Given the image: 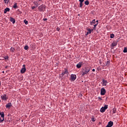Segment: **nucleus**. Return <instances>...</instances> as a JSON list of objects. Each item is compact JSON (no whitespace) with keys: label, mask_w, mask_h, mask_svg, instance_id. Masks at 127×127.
<instances>
[{"label":"nucleus","mask_w":127,"mask_h":127,"mask_svg":"<svg viewBox=\"0 0 127 127\" xmlns=\"http://www.w3.org/2000/svg\"><path fill=\"white\" fill-rule=\"evenodd\" d=\"M90 69L89 67H85V69H83L82 71V76H84V75H86V74H88L90 71Z\"/></svg>","instance_id":"f257e3e1"},{"label":"nucleus","mask_w":127,"mask_h":127,"mask_svg":"<svg viewBox=\"0 0 127 127\" xmlns=\"http://www.w3.org/2000/svg\"><path fill=\"white\" fill-rule=\"evenodd\" d=\"M38 9L39 11H45L46 9V5L42 4L38 7Z\"/></svg>","instance_id":"f03ea898"},{"label":"nucleus","mask_w":127,"mask_h":127,"mask_svg":"<svg viewBox=\"0 0 127 127\" xmlns=\"http://www.w3.org/2000/svg\"><path fill=\"white\" fill-rule=\"evenodd\" d=\"M108 109V105H105L104 107H102L100 109L101 113H105L106 112V110Z\"/></svg>","instance_id":"7ed1b4c3"},{"label":"nucleus","mask_w":127,"mask_h":127,"mask_svg":"<svg viewBox=\"0 0 127 127\" xmlns=\"http://www.w3.org/2000/svg\"><path fill=\"white\" fill-rule=\"evenodd\" d=\"M76 78H77V76L75 74H71L70 79L72 82L75 81L76 80Z\"/></svg>","instance_id":"20e7f679"},{"label":"nucleus","mask_w":127,"mask_h":127,"mask_svg":"<svg viewBox=\"0 0 127 127\" xmlns=\"http://www.w3.org/2000/svg\"><path fill=\"white\" fill-rule=\"evenodd\" d=\"M100 94L101 96H104L106 94V89L104 87L101 88Z\"/></svg>","instance_id":"39448f33"},{"label":"nucleus","mask_w":127,"mask_h":127,"mask_svg":"<svg viewBox=\"0 0 127 127\" xmlns=\"http://www.w3.org/2000/svg\"><path fill=\"white\" fill-rule=\"evenodd\" d=\"M87 32L86 33V34H85V35H88V34H91V33H92V32H93V30H94V29H90V28H87Z\"/></svg>","instance_id":"423d86ee"},{"label":"nucleus","mask_w":127,"mask_h":127,"mask_svg":"<svg viewBox=\"0 0 127 127\" xmlns=\"http://www.w3.org/2000/svg\"><path fill=\"white\" fill-rule=\"evenodd\" d=\"M113 126H114V122L110 121L106 127H112Z\"/></svg>","instance_id":"0eeeda50"},{"label":"nucleus","mask_w":127,"mask_h":127,"mask_svg":"<svg viewBox=\"0 0 127 127\" xmlns=\"http://www.w3.org/2000/svg\"><path fill=\"white\" fill-rule=\"evenodd\" d=\"M82 65H83V62H79L76 64V67L78 68V69H80V68L82 67Z\"/></svg>","instance_id":"6e6552de"},{"label":"nucleus","mask_w":127,"mask_h":127,"mask_svg":"<svg viewBox=\"0 0 127 127\" xmlns=\"http://www.w3.org/2000/svg\"><path fill=\"white\" fill-rule=\"evenodd\" d=\"M1 98L3 101H6V100H7V97H6V94H4L3 95L1 96Z\"/></svg>","instance_id":"1a4fd4ad"},{"label":"nucleus","mask_w":127,"mask_h":127,"mask_svg":"<svg viewBox=\"0 0 127 127\" xmlns=\"http://www.w3.org/2000/svg\"><path fill=\"white\" fill-rule=\"evenodd\" d=\"M21 74H24L26 72V68L22 67L20 70Z\"/></svg>","instance_id":"9d476101"},{"label":"nucleus","mask_w":127,"mask_h":127,"mask_svg":"<svg viewBox=\"0 0 127 127\" xmlns=\"http://www.w3.org/2000/svg\"><path fill=\"white\" fill-rule=\"evenodd\" d=\"M102 82H103L102 86H107V84H108V81L105 79H103Z\"/></svg>","instance_id":"9b49d317"},{"label":"nucleus","mask_w":127,"mask_h":127,"mask_svg":"<svg viewBox=\"0 0 127 127\" xmlns=\"http://www.w3.org/2000/svg\"><path fill=\"white\" fill-rule=\"evenodd\" d=\"M10 21H11V22H12L13 24L15 23V19L13 17H10Z\"/></svg>","instance_id":"f8f14e48"},{"label":"nucleus","mask_w":127,"mask_h":127,"mask_svg":"<svg viewBox=\"0 0 127 127\" xmlns=\"http://www.w3.org/2000/svg\"><path fill=\"white\" fill-rule=\"evenodd\" d=\"M10 10V9H9V8H8V7H7L4 9V13H6V12H7V11H9Z\"/></svg>","instance_id":"ddd939ff"},{"label":"nucleus","mask_w":127,"mask_h":127,"mask_svg":"<svg viewBox=\"0 0 127 127\" xmlns=\"http://www.w3.org/2000/svg\"><path fill=\"white\" fill-rule=\"evenodd\" d=\"M11 107V103H8L6 105V108H8L9 109Z\"/></svg>","instance_id":"4468645a"},{"label":"nucleus","mask_w":127,"mask_h":127,"mask_svg":"<svg viewBox=\"0 0 127 127\" xmlns=\"http://www.w3.org/2000/svg\"><path fill=\"white\" fill-rule=\"evenodd\" d=\"M118 45V42H113L112 44V46H117Z\"/></svg>","instance_id":"2eb2a0df"},{"label":"nucleus","mask_w":127,"mask_h":127,"mask_svg":"<svg viewBox=\"0 0 127 127\" xmlns=\"http://www.w3.org/2000/svg\"><path fill=\"white\" fill-rule=\"evenodd\" d=\"M96 23V19H93L92 21L90 22L91 25H93V24H95Z\"/></svg>","instance_id":"dca6fc26"},{"label":"nucleus","mask_w":127,"mask_h":127,"mask_svg":"<svg viewBox=\"0 0 127 127\" xmlns=\"http://www.w3.org/2000/svg\"><path fill=\"white\" fill-rule=\"evenodd\" d=\"M65 74H68V70H67V69H65V70L62 73V76H64Z\"/></svg>","instance_id":"f3484780"},{"label":"nucleus","mask_w":127,"mask_h":127,"mask_svg":"<svg viewBox=\"0 0 127 127\" xmlns=\"http://www.w3.org/2000/svg\"><path fill=\"white\" fill-rule=\"evenodd\" d=\"M0 116H1V118H4V113L3 112H0Z\"/></svg>","instance_id":"a211bd4d"},{"label":"nucleus","mask_w":127,"mask_h":127,"mask_svg":"<svg viewBox=\"0 0 127 127\" xmlns=\"http://www.w3.org/2000/svg\"><path fill=\"white\" fill-rule=\"evenodd\" d=\"M84 3L86 5H89L90 2H89V0H87L84 2Z\"/></svg>","instance_id":"6ab92c4d"},{"label":"nucleus","mask_w":127,"mask_h":127,"mask_svg":"<svg viewBox=\"0 0 127 127\" xmlns=\"http://www.w3.org/2000/svg\"><path fill=\"white\" fill-rule=\"evenodd\" d=\"M13 8H17V3H15L13 6Z\"/></svg>","instance_id":"aec40b11"},{"label":"nucleus","mask_w":127,"mask_h":127,"mask_svg":"<svg viewBox=\"0 0 127 127\" xmlns=\"http://www.w3.org/2000/svg\"><path fill=\"white\" fill-rule=\"evenodd\" d=\"M1 118H0V123H2L3 121H4V117H1Z\"/></svg>","instance_id":"412c9836"},{"label":"nucleus","mask_w":127,"mask_h":127,"mask_svg":"<svg viewBox=\"0 0 127 127\" xmlns=\"http://www.w3.org/2000/svg\"><path fill=\"white\" fill-rule=\"evenodd\" d=\"M10 51L12 52H14V48L13 47H11L10 49Z\"/></svg>","instance_id":"4be33fe9"},{"label":"nucleus","mask_w":127,"mask_h":127,"mask_svg":"<svg viewBox=\"0 0 127 127\" xmlns=\"http://www.w3.org/2000/svg\"><path fill=\"white\" fill-rule=\"evenodd\" d=\"M116 112H117V109L116 108H113V113L116 114Z\"/></svg>","instance_id":"5701e85b"},{"label":"nucleus","mask_w":127,"mask_h":127,"mask_svg":"<svg viewBox=\"0 0 127 127\" xmlns=\"http://www.w3.org/2000/svg\"><path fill=\"white\" fill-rule=\"evenodd\" d=\"M114 37H115V34H111L110 35V38H114Z\"/></svg>","instance_id":"b1692460"},{"label":"nucleus","mask_w":127,"mask_h":127,"mask_svg":"<svg viewBox=\"0 0 127 127\" xmlns=\"http://www.w3.org/2000/svg\"><path fill=\"white\" fill-rule=\"evenodd\" d=\"M123 52L124 53H127V48H124V50L123 51Z\"/></svg>","instance_id":"393cba45"},{"label":"nucleus","mask_w":127,"mask_h":127,"mask_svg":"<svg viewBox=\"0 0 127 127\" xmlns=\"http://www.w3.org/2000/svg\"><path fill=\"white\" fill-rule=\"evenodd\" d=\"M3 58L5 60H8V56H5L3 57Z\"/></svg>","instance_id":"a878e982"},{"label":"nucleus","mask_w":127,"mask_h":127,"mask_svg":"<svg viewBox=\"0 0 127 127\" xmlns=\"http://www.w3.org/2000/svg\"><path fill=\"white\" fill-rule=\"evenodd\" d=\"M82 6H83V2H80L79 7H82Z\"/></svg>","instance_id":"bb28decb"},{"label":"nucleus","mask_w":127,"mask_h":127,"mask_svg":"<svg viewBox=\"0 0 127 127\" xmlns=\"http://www.w3.org/2000/svg\"><path fill=\"white\" fill-rule=\"evenodd\" d=\"M97 25H98V23H96L95 25H94L93 29H94V30H96V27H97Z\"/></svg>","instance_id":"cd10ccee"},{"label":"nucleus","mask_w":127,"mask_h":127,"mask_svg":"<svg viewBox=\"0 0 127 127\" xmlns=\"http://www.w3.org/2000/svg\"><path fill=\"white\" fill-rule=\"evenodd\" d=\"M111 63V61H108L106 63V65H110V63Z\"/></svg>","instance_id":"c85d7f7f"},{"label":"nucleus","mask_w":127,"mask_h":127,"mask_svg":"<svg viewBox=\"0 0 127 127\" xmlns=\"http://www.w3.org/2000/svg\"><path fill=\"white\" fill-rule=\"evenodd\" d=\"M24 22L25 24H26V25L28 24V21H26V20H24Z\"/></svg>","instance_id":"c756f323"},{"label":"nucleus","mask_w":127,"mask_h":127,"mask_svg":"<svg viewBox=\"0 0 127 127\" xmlns=\"http://www.w3.org/2000/svg\"><path fill=\"white\" fill-rule=\"evenodd\" d=\"M92 122H96V119L95 118H91Z\"/></svg>","instance_id":"7c9ffc66"},{"label":"nucleus","mask_w":127,"mask_h":127,"mask_svg":"<svg viewBox=\"0 0 127 127\" xmlns=\"http://www.w3.org/2000/svg\"><path fill=\"white\" fill-rule=\"evenodd\" d=\"M24 49L25 50H27V49H28V46H25L24 47Z\"/></svg>","instance_id":"2f4dec72"},{"label":"nucleus","mask_w":127,"mask_h":127,"mask_svg":"<svg viewBox=\"0 0 127 127\" xmlns=\"http://www.w3.org/2000/svg\"><path fill=\"white\" fill-rule=\"evenodd\" d=\"M98 100H99V101H102L103 99H102V97H98Z\"/></svg>","instance_id":"473e14b6"},{"label":"nucleus","mask_w":127,"mask_h":127,"mask_svg":"<svg viewBox=\"0 0 127 127\" xmlns=\"http://www.w3.org/2000/svg\"><path fill=\"white\" fill-rule=\"evenodd\" d=\"M5 3H8V0H3Z\"/></svg>","instance_id":"72a5a7b5"},{"label":"nucleus","mask_w":127,"mask_h":127,"mask_svg":"<svg viewBox=\"0 0 127 127\" xmlns=\"http://www.w3.org/2000/svg\"><path fill=\"white\" fill-rule=\"evenodd\" d=\"M38 3V1H34V2H33V3L35 4V5L36 4H37V3Z\"/></svg>","instance_id":"f704fd0d"},{"label":"nucleus","mask_w":127,"mask_h":127,"mask_svg":"<svg viewBox=\"0 0 127 127\" xmlns=\"http://www.w3.org/2000/svg\"><path fill=\"white\" fill-rule=\"evenodd\" d=\"M35 5H36V7H38V5H39V4H38V2Z\"/></svg>","instance_id":"c9c22d12"},{"label":"nucleus","mask_w":127,"mask_h":127,"mask_svg":"<svg viewBox=\"0 0 127 127\" xmlns=\"http://www.w3.org/2000/svg\"><path fill=\"white\" fill-rule=\"evenodd\" d=\"M57 31H60V28L57 27Z\"/></svg>","instance_id":"e433bc0d"},{"label":"nucleus","mask_w":127,"mask_h":127,"mask_svg":"<svg viewBox=\"0 0 127 127\" xmlns=\"http://www.w3.org/2000/svg\"><path fill=\"white\" fill-rule=\"evenodd\" d=\"M84 0H79V2H84Z\"/></svg>","instance_id":"4c0bfd02"},{"label":"nucleus","mask_w":127,"mask_h":127,"mask_svg":"<svg viewBox=\"0 0 127 127\" xmlns=\"http://www.w3.org/2000/svg\"><path fill=\"white\" fill-rule=\"evenodd\" d=\"M34 8H36V7L35 6H33L32 7V9H34Z\"/></svg>","instance_id":"58836bf2"},{"label":"nucleus","mask_w":127,"mask_h":127,"mask_svg":"<svg viewBox=\"0 0 127 127\" xmlns=\"http://www.w3.org/2000/svg\"><path fill=\"white\" fill-rule=\"evenodd\" d=\"M17 11L19 12V14H21L22 12L19 10H17Z\"/></svg>","instance_id":"ea45409f"},{"label":"nucleus","mask_w":127,"mask_h":127,"mask_svg":"<svg viewBox=\"0 0 127 127\" xmlns=\"http://www.w3.org/2000/svg\"><path fill=\"white\" fill-rule=\"evenodd\" d=\"M43 20H44V21H46V20H47V18H44Z\"/></svg>","instance_id":"a19ab883"},{"label":"nucleus","mask_w":127,"mask_h":127,"mask_svg":"<svg viewBox=\"0 0 127 127\" xmlns=\"http://www.w3.org/2000/svg\"><path fill=\"white\" fill-rule=\"evenodd\" d=\"M23 68H25V64H23Z\"/></svg>","instance_id":"79ce46f5"},{"label":"nucleus","mask_w":127,"mask_h":127,"mask_svg":"<svg viewBox=\"0 0 127 127\" xmlns=\"http://www.w3.org/2000/svg\"><path fill=\"white\" fill-rule=\"evenodd\" d=\"M92 71H93V72H95V69L93 68V69H92Z\"/></svg>","instance_id":"37998d69"},{"label":"nucleus","mask_w":127,"mask_h":127,"mask_svg":"<svg viewBox=\"0 0 127 127\" xmlns=\"http://www.w3.org/2000/svg\"><path fill=\"white\" fill-rule=\"evenodd\" d=\"M42 0H39V1H42Z\"/></svg>","instance_id":"c03bdc74"},{"label":"nucleus","mask_w":127,"mask_h":127,"mask_svg":"<svg viewBox=\"0 0 127 127\" xmlns=\"http://www.w3.org/2000/svg\"><path fill=\"white\" fill-rule=\"evenodd\" d=\"M2 73H4V71H3L2 72Z\"/></svg>","instance_id":"a18cd8bd"},{"label":"nucleus","mask_w":127,"mask_h":127,"mask_svg":"<svg viewBox=\"0 0 127 127\" xmlns=\"http://www.w3.org/2000/svg\"><path fill=\"white\" fill-rule=\"evenodd\" d=\"M99 22V21H98V20L96 21V22Z\"/></svg>","instance_id":"49530a36"},{"label":"nucleus","mask_w":127,"mask_h":127,"mask_svg":"<svg viewBox=\"0 0 127 127\" xmlns=\"http://www.w3.org/2000/svg\"><path fill=\"white\" fill-rule=\"evenodd\" d=\"M1 85V83H0V86Z\"/></svg>","instance_id":"de8ad7c7"},{"label":"nucleus","mask_w":127,"mask_h":127,"mask_svg":"<svg viewBox=\"0 0 127 127\" xmlns=\"http://www.w3.org/2000/svg\"><path fill=\"white\" fill-rule=\"evenodd\" d=\"M6 68H7V66H6Z\"/></svg>","instance_id":"09e8293b"}]
</instances>
